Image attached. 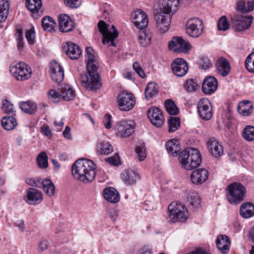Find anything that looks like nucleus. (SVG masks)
Instances as JSON below:
<instances>
[{
	"label": "nucleus",
	"mask_w": 254,
	"mask_h": 254,
	"mask_svg": "<svg viewBox=\"0 0 254 254\" xmlns=\"http://www.w3.org/2000/svg\"><path fill=\"white\" fill-rule=\"evenodd\" d=\"M208 177V172L205 169H197L192 172L190 175L191 182L196 185L205 182Z\"/></svg>",
	"instance_id": "25"
},
{
	"label": "nucleus",
	"mask_w": 254,
	"mask_h": 254,
	"mask_svg": "<svg viewBox=\"0 0 254 254\" xmlns=\"http://www.w3.org/2000/svg\"><path fill=\"white\" fill-rule=\"evenodd\" d=\"M253 106L249 101L245 100L241 102L238 107L239 114L244 116H248L252 113Z\"/></svg>",
	"instance_id": "33"
},
{
	"label": "nucleus",
	"mask_w": 254,
	"mask_h": 254,
	"mask_svg": "<svg viewBox=\"0 0 254 254\" xmlns=\"http://www.w3.org/2000/svg\"><path fill=\"white\" fill-rule=\"evenodd\" d=\"M217 72L222 76H227L230 71V64L229 61L224 57L219 58L215 63Z\"/></svg>",
	"instance_id": "24"
},
{
	"label": "nucleus",
	"mask_w": 254,
	"mask_h": 254,
	"mask_svg": "<svg viewBox=\"0 0 254 254\" xmlns=\"http://www.w3.org/2000/svg\"><path fill=\"white\" fill-rule=\"evenodd\" d=\"M54 125L55 126L58 127L64 126V123L63 122V118L61 116L57 117L54 122Z\"/></svg>",
	"instance_id": "63"
},
{
	"label": "nucleus",
	"mask_w": 254,
	"mask_h": 254,
	"mask_svg": "<svg viewBox=\"0 0 254 254\" xmlns=\"http://www.w3.org/2000/svg\"><path fill=\"white\" fill-rule=\"evenodd\" d=\"M245 66L249 72H254V52L247 57Z\"/></svg>",
	"instance_id": "52"
},
{
	"label": "nucleus",
	"mask_w": 254,
	"mask_h": 254,
	"mask_svg": "<svg viewBox=\"0 0 254 254\" xmlns=\"http://www.w3.org/2000/svg\"><path fill=\"white\" fill-rule=\"evenodd\" d=\"M171 66L173 73L179 77L185 75L189 69L187 63L182 58L175 59L173 61Z\"/></svg>",
	"instance_id": "15"
},
{
	"label": "nucleus",
	"mask_w": 254,
	"mask_h": 254,
	"mask_svg": "<svg viewBox=\"0 0 254 254\" xmlns=\"http://www.w3.org/2000/svg\"><path fill=\"white\" fill-rule=\"evenodd\" d=\"M203 21L198 18L189 20L186 24L187 33L193 38L199 37L203 32Z\"/></svg>",
	"instance_id": "10"
},
{
	"label": "nucleus",
	"mask_w": 254,
	"mask_h": 254,
	"mask_svg": "<svg viewBox=\"0 0 254 254\" xmlns=\"http://www.w3.org/2000/svg\"><path fill=\"white\" fill-rule=\"evenodd\" d=\"M15 36L17 38L18 49L21 51L24 47V42L22 29L20 25H17L16 27Z\"/></svg>",
	"instance_id": "47"
},
{
	"label": "nucleus",
	"mask_w": 254,
	"mask_h": 254,
	"mask_svg": "<svg viewBox=\"0 0 254 254\" xmlns=\"http://www.w3.org/2000/svg\"><path fill=\"white\" fill-rule=\"evenodd\" d=\"M226 191V198L229 203L236 205L244 200L246 189L242 184L234 182L227 187Z\"/></svg>",
	"instance_id": "4"
},
{
	"label": "nucleus",
	"mask_w": 254,
	"mask_h": 254,
	"mask_svg": "<svg viewBox=\"0 0 254 254\" xmlns=\"http://www.w3.org/2000/svg\"><path fill=\"white\" fill-rule=\"evenodd\" d=\"M216 243L217 248L222 253L226 254L228 253L230 241L228 236L225 235L218 236Z\"/></svg>",
	"instance_id": "29"
},
{
	"label": "nucleus",
	"mask_w": 254,
	"mask_h": 254,
	"mask_svg": "<svg viewBox=\"0 0 254 254\" xmlns=\"http://www.w3.org/2000/svg\"><path fill=\"white\" fill-rule=\"evenodd\" d=\"M243 137L248 141L254 140V126L248 125L243 130L242 132Z\"/></svg>",
	"instance_id": "43"
},
{
	"label": "nucleus",
	"mask_w": 254,
	"mask_h": 254,
	"mask_svg": "<svg viewBox=\"0 0 254 254\" xmlns=\"http://www.w3.org/2000/svg\"><path fill=\"white\" fill-rule=\"evenodd\" d=\"M14 225L21 232H23L25 230V224L23 219L17 220L14 222Z\"/></svg>",
	"instance_id": "60"
},
{
	"label": "nucleus",
	"mask_w": 254,
	"mask_h": 254,
	"mask_svg": "<svg viewBox=\"0 0 254 254\" xmlns=\"http://www.w3.org/2000/svg\"><path fill=\"white\" fill-rule=\"evenodd\" d=\"M168 48L176 53L187 54L191 49V45L181 37H174L168 43Z\"/></svg>",
	"instance_id": "11"
},
{
	"label": "nucleus",
	"mask_w": 254,
	"mask_h": 254,
	"mask_svg": "<svg viewBox=\"0 0 254 254\" xmlns=\"http://www.w3.org/2000/svg\"><path fill=\"white\" fill-rule=\"evenodd\" d=\"M198 87L197 82L193 79H189L186 80L184 87L186 92L189 93L193 92L196 91Z\"/></svg>",
	"instance_id": "45"
},
{
	"label": "nucleus",
	"mask_w": 254,
	"mask_h": 254,
	"mask_svg": "<svg viewBox=\"0 0 254 254\" xmlns=\"http://www.w3.org/2000/svg\"><path fill=\"white\" fill-rule=\"evenodd\" d=\"M218 87V82L214 77L207 76L204 79L202 85V90L205 94L211 95L213 93Z\"/></svg>",
	"instance_id": "21"
},
{
	"label": "nucleus",
	"mask_w": 254,
	"mask_h": 254,
	"mask_svg": "<svg viewBox=\"0 0 254 254\" xmlns=\"http://www.w3.org/2000/svg\"><path fill=\"white\" fill-rule=\"evenodd\" d=\"M106 161L109 162L110 164L115 166H117L121 164V160L118 154H116L113 157L106 159Z\"/></svg>",
	"instance_id": "58"
},
{
	"label": "nucleus",
	"mask_w": 254,
	"mask_h": 254,
	"mask_svg": "<svg viewBox=\"0 0 254 254\" xmlns=\"http://www.w3.org/2000/svg\"><path fill=\"white\" fill-rule=\"evenodd\" d=\"M37 161L39 167L46 168L48 167V157L45 152L40 153L37 158Z\"/></svg>",
	"instance_id": "49"
},
{
	"label": "nucleus",
	"mask_w": 254,
	"mask_h": 254,
	"mask_svg": "<svg viewBox=\"0 0 254 254\" xmlns=\"http://www.w3.org/2000/svg\"><path fill=\"white\" fill-rule=\"evenodd\" d=\"M104 198L108 201L115 203L119 201L120 196L116 189L113 187L105 188L103 191Z\"/></svg>",
	"instance_id": "28"
},
{
	"label": "nucleus",
	"mask_w": 254,
	"mask_h": 254,
	"mask_svg": "<svg viewBox=\"0 0 254 254\" xmlns=\"http://www.w3.org/2000/svg\"><path fill=\"white\" fill-rule=\"evenodd\" d=\"M63 48L67 56L71 60L78 59L81 54L80 47L71 42L65 43L63 46Z\"/></svg>",
	"instance_id": "16"
},
{
	"label": "nucleus",
	"mask_w": 254,
	"mask_h": 254,
	"mask_svg": "<svg viewBox=\"0 0 254 254\" xmlns=\"http://www.w3.org/2000/svg\"><path fill=\"white\" fill-rule=\"evenodd\" d=\"M26 38L30 45H33L35 42V31L33 28L27 30L25 34Z\"/></svg>",
	"instance_id": "55"
},
{
	"label": "nucleus",
	"mask_w": 254,
	"mask_h": 254,
	"mask_svg": "<svg viewBox=\"0 0 254 254\" xmlns=\"http://www.w3.org/2000/svg\"><path fill=\"white\" fill-rule=\"evenodd\" d=\"M9 9V3L8 0H0V19L5 20L7 18Z\"/></svg>",
	"instance_id": "40"
},
{
	"label": "nucleus",
	"mask_w": 254,
	"mask_h": 254,
	"mask_svg": "<svg viewBox=\"0 0 254 254\" xmlns=\"http://www.w3.org/2000/svg\"><path fill=\"white\" fill-rule=\"evenodd\" d=\"M41 132L47 136L51 135V131L47 126H43L41 128Z\"/></svg>",
	"instance_id": "62"
},
{
	"label": "nucleus",
	"mask_w": 254,
	"mask_h": 254,
	"mask_svg": "<svg viewBox=\"0 0 254 254\" xmlns=\"http://www.w3.org/2000/svg\"><path fill=\"white\" fill-rule=\"evenodd\" d=\"M166 149L169 154L176 156L181 149L178 142L176 139L171 140L166 145Z\"/></svg>",
	"instance_id": "37"
},
{
	"label": "nucleus",
	"mask_w": 254,
	"mask_h": 254,
	"mask_svg": "<svg viewBox=\"0 0 254 254\" xmlns=\"http://www.w3.org/2000/svg\"><path fill=\"white\" fill-rule=\"evenodd\" d=\"M95 164L91 160L81 158L76 160L71 168L74 178L87 183L92 181L95 177Z\"/></svg>",
	"instance_id": "2"
},
{
	"label": "nucleus",
	"mask_w": 254,
	"mask_h": 254,
	"mask_svg": "<svg viewBox=\"0 0 254 254\" xmlns=\"http://www.w3.org/2000/svg\"><path fill=\"white\" fill-rule=\"evenodd\" d=\"M9 71L16 80L20 81L28 79L32 73L30 67L23 62L12 63L9 67Z\"/></svg>",
	"instance_id": "6"
},
{
	"label": "nucleus",
	"mask_w": 254,
	"mask_h": 254,
	"mask_svg": "<svg viewBox=\"0 0 254 254\" xmlns=\"http://www.w3.org/2000/svg\"><path fill=\"white\" fill-rule=\"evenodd\" d=\"M158 93V89L156 85L154 82L149 83L146 87L145 91V98L149 100Z\"/></svg>",
	"instance_id": "44"
},
{
	"label": "nucleus",
	"mask_w": 254,
	"mask_h": 254,
	"mask_svg": "<svg viewBox=\"0 0 254 254\" xmlns=\"http://www.w3.org/2000/svg\"><path fill=\"white\" fill-rule=\"evenodd\" d=\"M59 26L62 32H69L74 27L73 21L66 14H61L59 17Z\"/></svg>",
	"instance_id": "22"
},
{
	"label": "nucleus",
	"mask_w": 254,
	"mask_h": 254,
	"mask_svg": "<svg viewBox=\"0 0 254 254\" xmlns=\"http://www.w3.org/2000/svg\"><path fill=\"white\" fill-rule=\"evenodd\" d=\"M86 53L87 59V70L89 75L81 74L80 81L84 87L92 91H95L102 85L99 74L97 72L98 65L96 59L95 52L91 47H87Z\"/></svg>",
	"instance_id": "1"
},
{
	"label": "nucleus",
	"mask_w": 254,
	"mask_h": 254,
	"mask_svg": "<svg viewBox=\"0 0 254 254\" xmlns=\"http://www.w3.org/2000/svg\"><path fill=\"white\" fill-rule=\"evenodd\" d=\"M190 254H211L201 248H198L194 251L191 252Z\"/></svg>",
	"instance_id": "64"
},
{
	"label": "nucleus",
	"mask_w": 254,
	"mask_h": 254,
	"mask_svg": "<svg viewBox=\"0 0 254 254\" xmlns=\"http://www.w3.org/2000/svg\"><path fill=\"white\" fill-rule=\"evenodd\" d=\"M231 19L232 26L235 30L243 32L251 27L253 16L250 15L237 14L231 17Z\"/></svg>",
	"instance_id": "8"
},
{
	"label": "nucleus",
	"mask_w": 254,
	"mask_h": 254,
	"mask_svg": "<svg viewBox=\"0 0 254 254\" xmlns=\"http://www.w3.org/2000/svg\"><path fill=\"white\" fill-rule=\"evenodd\" d=\"M58 90L61 93L62 99L64 100L69 101L75 97V91L69 84L61 85Z\"/></svg>",
	"instance_id": "30"
},
{
	"label": "nucleus",
	"mask_w": 254,
	"mask_h": 254,
	"mask_svg": "<svg viewBox=\"0 0 254 254\" xmlns=\"http://www.w3.org/2000/svg\"><path fill=\"white\" fill-rule=\"evenodd\" d=\"M207 145L210 152L214 157L217 158L223 154V147L217 140L210 138L207 142Z\"/></svg>",
	"instance_id": "23"
},
{
	"label": "nucleus",
	"mask_w": 254,
	"mask_h": 254,
	"mask_svg": "<svg viewBox=\"0 0 254 254\" xmlns=\"http://www.w3.org/2000/svg\"><path fill=\"white\" fill-rule=\"evenodd\" d=\"M113 151L112 145L106 141H102L98 143L96 151L98 154L108 155Z\"/></svg>",
	"instance_id": "34"
},
{
	"label": "nucleus",
	"mask_w": 254,
	"mask_h": 254,
	"mask_svg": "<svg viewBox=\"0 0 254 254\" xmlns=\"http://www.w3.org/2000/svg\"><path fill=\"white\" fill-rule=\"evenodd\" d=\"M43 200V196L40 190L34 188H29L26 191V201L30 205H37Z\"/></svg>",
	"instance_id": "20"
},
{
	"label": "nucleus",
	"mask_w": 254,
	"mask_h": 254,
	"mask_svg": "<svg viewBox=\"0 0 254 254\" xmlns=\"http://www.w3.org/2000/svg\"><path fill=\"white\" fill-rule=\"evenodd\" d=\"M240 212L244 218L252 217L254 214V205L250 202L243 203L240 207Z\"/></svg>",
	"instance_id": "32"
},
{
	"label": "nucleus",
	"mask_w": 254,
	"mask_h": 254,
	"mask_svg": "<svg viewBox=\"0 0 254 254\" xmlns=\"http://www.w3.org/2000/svg\"><path fill=\"white\" fill-rule=\"evenodd\" d=\"M2 127L6 130H11L17 125L16 120L12 116H5L1 121Z\"/></svg>",
	"instance_id": "35"
},
{
	"label": "nucleus",
	"mask_w": 254,
	"mask_h": 254,
	"mask_svg": "<svg viewBox=\"0 0 254 254\" xmlns=\"http://www.w3.org/2000/svg\"><path fill=\"white\" fill-rule=\"evenodd\" d=\"M179 160L182 167L188 170L195 169L201 162L199 152L192 148L186 149L180 153Z\"/></svg>",
	"instance_id": "3"
},
{
	"label": "nucleus",
	"mask_w": 254,
	"mask_h": 254,
	"mask_svg": "<svg viewBox=\"0 0 254 254\" xmlns=\"http://www.w3.org/2000/svg\"><path fill=\"white\" fill-rule=\"evenodd\" d=\"M169 213L168 221L184 222L188 217V212L185 206L181 203L173 202L168 207Z\"/></svg>",
	"instance_id": "5"
},
{
	"label": "nucleus",
	"mask_w": 254,
	"mask_h": 254,
	"mask_svg": "<svg viewBox=\"0 0 254 254\" xmlns=\"http://www.w3.org/2000/svg\"><path fill=\"white\" fill-rule=\"evenodd\" d=\"M200 117L203 120H209L212 116V109L209 101L206 98L200 99L197 104Z\"/></svg>",
	"instance_id": "13"
},
{
	"label": "nucleus",
	"mask_w": 254,
	"mask_h": 254,
	"mask_svg": "<svg viewBox=\"0 0 254 254\" xmlns=\"http://www.w3.org/2000/svg\"><path fill=\"white\" fill-rule=\"evenodd\" d=\"M117 98L119 107L122 111L130 110L135 104V97L131 93L122 92L118 95Z\"/></svg>",
	"instance_id": "12"
},
{
	"label": "nucleus",
	"mask_w": 254,
	"mask_h": 254,
	"mask_svg": "<svg viewBox=\"0 0 254 254\" xmlns=\"http://www.w3.org/2000/svg\"><path fill=\"white\" fill-rule=\"evenodd\" d=\"M165 106L167 112L172 115H176L179 110L175 103L171 99H168L165 102Z\"/></svg>",
	"instance_id": "46"
},
{
	"label": "nucleus",
	"mask_w": 254,
	"mask_h": 254,
	"mask_svg": "<svg viewBox=\"0 0 254 254\" xmlns=\"http://www.w3.org/2000/svg\"><path fill=\"white\" fill-rule=\"evenodd\" d=\"M190 204L193 206H197L200 203V199L197 194L193 193L189 198Z\"/></svg>",
	"instance_id": "57"
},
{
	"label": "nucleus",
	"mask_w": 254,
	"mask_h": 254,
	"mask_svg": "<svg viewBox=\"0 0 254 254\" xmlns=\"http://www.w3.org/2000/svg\"><path fill=\"white\" fill-rule=\"evenodd\" d=\"M117 133L121 137H127L134 132V127L131 123L122 121L117 124L115 127Z\"/></svg>",
	"instance_id": "19"
},
{
	"label": "nucleus",
	"mask_w": 254,
	"mask_h": 254,
	"mask_svg": "<svg viewBox=\"0 0 254 254\" xmlns=\"http://www.w3.org/2000/svg\"><path fill=\"white\" fill-rule=\"evenodd\" d=\"M99 31L103 35L102 43L103 44H109V46H116L115 39L118 36L119 33L114 25L112 26L113 31L109 30L108 24L104 21L101 20L98 23Z\"/></svg>",
	"instance_id": "7"
},
{
	"label": "nucleus",
	"mask_w": 254,
	"mask_h": 254,
	"mask_svg": "<svg viewBox=\"0 0 254 254\" xmlns=\"http://www.w3.org/2000/svg\"><path fill=\"white\" fill-rule=\"evenodd\" d=\"M1 109L5 114H12L14 112L13 105L6 99L3 101Z\"/></svg>",
	"instance_id": "54"
},
{
	"label": "nucleus",
	"mask_w": 254,
	"mask_h": 254,
	"mask_svg": "<svg viewBox=\"0 0 254 254\" xmlns=\"http://www.w3.org/2000/svg\"><path fill=\"white\" fill-rule=\"evenodd\" d=\"M122 179L127 185H132L139 179V176L134 170L127 169L122 172Z\"/></svg>",
	"instance_id": "27"
},
{
	"label": "nucleus",
	"mask_w": 254,
	"mask_h": 254,
	"mask_svg": "<svg viewBox=\"0 0 254 254\" xmlns=\"http://www.w3.org/2000/svg\"><path fill=\"white\" fill-rule=\"evenodd\" d=\"M42 184L43 190L47 195L52 196L54 195L55 187L54 183L51 180L45 179L42 182Z\"/></svg>",
	"instance_id": "38"
},
{
	"label": "nucleus",
	"mask_w": 254,
	"mask_h": 254,
	"mask_svg": "<svg viewBox=\"0 0 254 254\" xmlns=\"http://www.w3.org/2000/svg\"><path fill=\"white\" fill-rule=\"evenodd\" d=\"M103 122L105 127L109 129L111 127V116L106 114L104 117Z\"/></svg>",
	"instance_id": "59"
},
{
	"label": "nucleus",
	"mask_w": 254,
	"mask_h": 254,
	"mask_svg": "<svg viewBox=\"0 0 254 254\" xmlns=\"http://www.w3.org/2000/svg\"><path fill=\"white\" fill-rule=\"evenodd\" d=\"M169 14L159 8L154 11V18L157 28L161 33H165L169 29L171 22Z\"/></svg>",
	"instance_id": "9"
},
{
	"label": "nucleus",
	"mask_w": 254,
	"mask_h": 254,
	"mask_svg": "<svg viewBox=\"0 0 254 254\" xmlns=\"http://www.w3.org/2000/svg\"><path fill=\"white\" fill-rule=\"evenodd\" d=\"M230 25L225 16H221L217 22V29L219 31H225L229 28Z\"/></svg>",
	"instance_id": "50"
},
{
	"label": "nucleus",
	"mask_w": 254,
	"mask_h": 254,
	"mask_svg": "<svg viewBox=\"0 0 254 254\" xmlns=\"http://www.w3.org/2000/svg\"><path fill=\"white\" fill-rule=\"evenodd\" d=\"M48 97L51 101L58 102L62 99L61 93L59 90L51 89L48 92Z\"/></svg>",
	"instance_id": "53"
},
{
	"label": "nucleus",
	"mask_w": 254,
	"mask_h": 254,
	"mask_svg": "<svg viewBox=\"0 0 254 254\" xmlns=\"http://www.w3.org/2000/svg\"><path fill=\"white\" fill-rule=\"evenodd\" d=\"M65 5L72 8H76L81 4V0H64Z\"/></svg>",
	"instance_id": "56"
},
{
	"label": "nucleus",
	"mask_w": 254,
	"mask_h": 254,
	"mask_svg": "<svg viewBox=\"0 0 254 254\" xmlns=\"http://www.w3.org/2000/svg\"><path fill=\"white\" fill-rule=\"evenodd\" d=\"M151 34L146 31H141L138 35V41L142 47H146L150 43Z\"/></svg>",
	"instance_id": "41"
},
{
	"label": "nucleus",
	"mask_w": 254,
	"mask_h": 254,
	"mask_svg": "<svg viewBox=\"0 0 254 254\" xmlns=\"http://www.w3.org/2000/svg\"><path fill=\"white\" fill-rule=\"evenodd\" d=\"M134 25L138 29H142L147 26L148 20L146 13L141 9L134 11L132 15Z\"/></svg>",
	"instance_id": "17"
},
{
	"label": "nucleus",
	"mask_w": 254,
	"mask_h": 254,
	"mask_svg": "<svg viewBox=\"0 0 254 254\" xmlns=\"http://www.w3.org/2000/svg\"><path fill=\"white\" fill-rule=\"evenodd\" d=\"M49 246L48 242L46 240H42L39 244V250L42 252L46 250Z\"/></svg>",
	"instance_id": "61"
},
{
	"label": "nucleus",
	"mask_w": 254,
	"mask_h": 254,
	"mask_svg": "<svg viewBox=\"0 0 254 254\" xmlns=\"http://www.w3.org/2000/svg\"><path fill=\"white\" fill-rule=\"evenodd\" d=\"M50 75L52 80L58 83L62 82L64 79V69L61 65L55 61L51 63Z\"/></svg>",
	"instance_id": "18"
},
{
	"label": "nucleus",
	"mask_w": 254,
	"mask_h": 254,
	"mask_svg": "<svg viewBox=\"0 0 254 254\" xmlns=\"http://www.w3.org/2000/svg\"><path fill=\"white\" fill-rule=\"evenodd\" d=\"M159 8L167 13H174L178 9L180 3L179 0H159Z\"/></svg>",
	"instance_id": "26"
},
{
	"label": "nucleus",
	"mask_w": 254,
	"mask_h": 254,
	"mask_svg": "<svg viewBox=\"0 0 254 254\" xmlns=\"http://www.w3.org/2000/svg\"><path fill=\"white\" fill-rule=\"evenodd\" d=\"M41 0H26L27 8L32 13L38 12L42 6Z\"/></svg>",
	"instance_id": "42"
},
{
	"label": "nucleus",
	"mask_w": 254,
	"mask_h": 254,
	"mask_svg": "<svg viewBox=\"0 0 254 254\" xmlns=\"http://www.w3.org/2000/svg\"><path fill=\"white\" fill-rule=\"evenodd\" d=\"M135 152L137 155L138 160L140 161H143L146 157V152L144 144L136 146Z\"/></svg>",
	"instance_id": "51"
},
{
	"label": "nucleus",
	"mask_w": 254,
	"mask_h": 254,
	"mask_svg": "<svg viewBox=\"0 0 254 254\" xmlns=\"http://www.w3.org/2000/svg\"><path fill=\"white\" fill-rule=\"evenodd\" d=\"M168 126L170 132L175 131L180 126V119L177 117H172L168 121Z\"/></svg>",
	"instance_id": "48"
},
{
	"label": "nucleus",
	"mask_w": 254,
	"mask_h": 254,
	"mask_svg": "<svg viewBox=\"0 0 254 254\" xmlns=\"http://www.w3.org/2000/svg\"><path fill=\"white\" fill-rule=\"evenodd\" d=\"M42 25L45 31L53 32L55 31L56 23L50 16H45L42 20Z\"/></svg>",
	"instance_id": "36"
},
{
	"label": "nucleus",
	"mask_w": 254,
	"mask_h": 254,
	"mask_svg": "<svg viewBox=\"0 0 254 254\" xmlns=\"http://www.w3.org/2000/svg\"><path fill=\"white\" fill-rule=\"evenodd\" d=\"M21 109L26 113L33 114L35 113L37 110L36 104L31 101H27L21 103L20 104Z\"/></svg>",
	"instance_id": "39"
},
{
	"label": "nucleus",
	"mask_w": 254,
	"mask_h": 254,
	"mask_svg": "<svg viewBox=\"0 0 254 254\" xmlns=\"http://www.w3.org/2000/svg\"><path fill=\"white\" fill-rule=\"evenodd\" d=\"M237 10L243 13L254 9V0H240L237 3Z\"/></svg>",
	"instance_id": "31"
},
{
	"label": "nucleus",
	"mask_w": 254,
	"mask_h": 254,
	"mask_svg": "<svg viewBox=\"0 0 254 254\" xmlns=\"http://www.w3.org/2000/svg\"><path fill=\"white\" fill-rule=\"evenodd\" d=\"M147 116L153 126L160 127L163 125L164 119L162 113L159 108L151 107L147 111Z\"/></svg>",
	"instance_id": "14"
}]
</instances>
